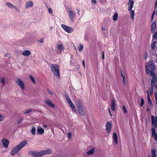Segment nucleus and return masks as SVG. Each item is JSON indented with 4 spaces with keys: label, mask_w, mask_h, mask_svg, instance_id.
<instances>
[{
    "label": "nucleus",
    "mask_w": 157,
    "mask_h": 157,
    "mask_svg": "<svg viewBox=\"0 0 157 157\" xmlns=\"http://www.w3.org/2000/svg\"><path fill=\"white\" fill-rule=\"evenodd\" d=\"M151 124L153 127L151 128L152 136L154 138L155 141L157 142V133H156L155 128L157 127V117H154L153 115L151 116Z\"/></svg>",
    "instance_id": "nucleus-1"
},
{
    "label": "nucleus",
    "mask_w": 157,
    "mask_h": 157,
    "mask_svg": "<svg viewBox=\"0 0 157 157\" xmlns=\"http://www.w3.org/2000/svg\"><path fill=\"white\" fill-rule=\"evenodd\" d=\"M27 144V141L26 140L22 141L18 145L12 149L10 152V154L12 155H14L26 145Z\"/></svg>",
    "instance_id": "nucleus-2"
},
{
    "label": "nucleus",
    "mask_w": 157,
    "mask_h": 157,
    "mask_svg": "<svg viewBox=\"0 0 157 157\" xmlns=\"http://www.w3.org/2000/svg\"><path fill=\"white\" fill-rule=\"evenodd\" d=\"M51 71L57 78H59L60 75L59 71V66L56 64H51L50 67Z\"/></svg>",
    "instance_id": "nucleus-3"
},
{
    "label": "nucleus",
    "mask_w": 157,
    "mask_h": 157,
    "mask_svg": "<svg viewBox=\"0 0 157 157\" xmlns=\"http://www.w3.org/2000/svg\"><path fill=\"white\" fill-rule=\"evenodd\" d=\"M155 66L154 63L152 61L148 62L145 66L146 72L149 71V70L155 71Z\"/></svg>",
    "instance_id": "nucleus-4"
},
{
    "label": "nucleus",
    "mask_w": 157,
    "mask_h": 157,
    "mask_svg": "<svg viewBox=\"0 0 157 157\" xmlns=\"http://www.w3.org/2000/svg\"><path fill=\"white\" fill-rule=\"evenodd\" d=\"M66 100L69 104L71 108L73 110L75 113L77 112L76 109L75 108V106L73 103L72 101L71 100L70 98L69 97L67 96L66 98Z\"/></svg>",
    "instance_id": "nucleus-5"
},
{
    "label": "nucleus",
    "mask_w": 157,
    "mask_h": 157,
    "mask_svg": "<svg viewBox=\"0 0 157 157\" xmlns=\"http://www.w3.org/2000/svg\"><path fill=\"white\" fill-rule=\"evenodd\" d=\"M61 26L65 31L68 33H71L73 31V28L65 25L62 24Z\"/></svg>",
    "instance_id": "nucleus-6"
},
{
    "label": "nucleus",
    "mask_w": 157,
    "mask_h": 157,
    "mask_svg": "<svg viewBox=\"0 0 157 157\" xmlns=\"http://www.w3.org/2000/svg\"><path fill=\"white\" fill-rule=\"evenodd\" d=\"M32 155L35 157H41L43 155L42 151H31Z\"/></svg>",
    "instance_id": "nucleus-7"
},
{
    "label": "nucleus",
    "mask_w": 157,
    "mask_h": 157,
    "mask_svg": "<svg viewBox=\"0 0 157 157\" xmlns=\"http://www.w3.org/2000/svg\"><path fill=\"white\" fill-rule=\"evenodd\" d=\"M16 83L23 90H24V84L20 78H18L16 80Z\"/></svg>",
    "instance_id": "nucleus-8"
},
{
    "label": "nucleus",
    "mask_w": 157,
    "mask_h": 157,
    "mask_svg": "<svg viewBox=\"0 0 157 157\" xmlns=\"http://www.w3.org/2000/svg\"><path fill=\"white\" fill-rule=\"evenodd\" d=\"M105 127L107 132L109 133L112 128V125L111 123L110 122H107L106 124Z\"/></svg>",
    "instance_id": "nucleus-9"
},
{
    "label": "nucleus",
    "mask_w": 157,
    "mask_h": 157,
    "mask_svg": "<svg viewBox=\"0 0 157 157\" xmlns=\"http://www.w3.org/2000/svg\"><path fill=\"white\" fill-rule=\"evenodd\" d=\"M3 146L6 148H7L9 144V140L6 139H3L2 140Z\"/></svg>",
    "instance_id": "nucleus-10"
},
{
    "label": "nucleus",
    "mask_w": 157,
    "mask_h": 157,
    "mask_svg": "<svg viewBox=\"0 0 157 157\" xmlns=\"http://www.w3.org/2000/svg\"><path fill=\"white\" fill-rule=\"evenodd\" d=\"M134 2L132 0H129L128 5V10L130 11L133 7Z\"/></svg>",
    "instance_id": "nucleus-11"
},
{
    "label": "nucleus",
    "mask_w": 157,
    "mask_h": 157,
    "mask_svg": "<svg viewBox=\"0 0 157 157\" xmlns=\"http://www.w3.org/2000/svg\"><path fill=\"white\" fill-rule=\"evenodd\" d=\"M43 155L49 154L53 152L50 149H48L45 150H42Z\"/></svg>",
    "instance_id": "nucleus-12"
},
{
    "label": "nucleus",
    "mask_w": 157,
    "mask_h": 157,
    "mask_svg": "<svg viewBox=\"0 0 157 157\" xmlns=\"http://www.w3.org/2000/svg\"><path fill=\"white\" fill-rule=\"evenodd\" d=\"M115 99H112V101L111 103V108L112 111H114L115 110Z\"/></svg>",
    "instance_id": "nucleus-13"
},
{
    "label": "nucleus",
    "mask_w": 157,
    "mask_h": 157,
    "mask_svg": "<svg viewBox=\"0 0 157 157\" xmlns=\"http://www.w3.org/2000/svg\"><path fill=\"white\" fill-rule=\"evenodd\" d=\"M68 15L71 21H73L74 14L73 12L70 10V9H69Z\"/></svg>",
    "instance_id": "nucleus-14"
},
{
    "label": "nucleus",
    "mask_w": 157,
    "mask_h": 157,
    "mask_svg": "<svg viewBox=\"0 0 157 157\" xmlns=\"http://www.w3.org/2000/svg\"><path fill=\"white\" fill-rule=\"evenodd\" d=\"M33 3L31 1H29L26 3L25 8H28L29 7H31L33 6Z\"/></svg>",
    "instance_id": "nucleus-15"
},
{
    "label": "nucleus",
    "mask_w": 157,
    "mask_h": 157,
    "mask_svg": "<svg viewBox=\"0 0 157 157\" xmlns=\"http://www.w3.org/2000/svg\"><path fill=\"white\" fill-rule=\"evenodd\" d=\"M154 71L149 70V71L146 72L147 74H149L150 76L152 78L156 77L155 73L154 72Z\"/></svg>",
    "instance_id": "nucleus-16"
},
{
    "label": "nucleus",
    "mask_w": 157,
    "mask_h": 157,
    "mask_svg": "<svg viewBox=\"0 0 157 157\" xmlns=\"http://www.w3.org/2000/svg\"><path fill=\"white\" fill-rule=\"evenodd\" d=\"M156 28V22L155 21H154L151 25V30L152 33H154L155 30Z\"/></svg>",
    "instance_id": "nucleus-17"
},
{
    "label": "nucleus",
    "mask_w": 157,
    "mask_h": 157,
    "mask_svg": "<svg viewBox=\"0 0 157 157\" xmlns=\"http://www.w3.org/2000/svg\"><path fill=\"white\" fill-rule=\"evenodd\" d=\"M83 107L80 108L79 109H78V111L79 113L82 116H83L85 115V113L83 110Z\"/></svg>",
    "instance_id": "nucleus-18"
},
{
    "label": "nucleus",
    "mask_w": 157,
    "mask_h": 157,
    "mask_svg": "<svg viewBox=\"0 0 157 157\" xmlns=\"http://www.w3.org/2000/svg\"><path fill=\"white\" fill-rule=\"evenodd\" d=\"M146 93L147 94V99L148 104L150 105H152V103L151 100L149 97L148 91V90L147 91Z\"/></svg>",
    "instance_id": "nucleus-19"
},
{
    "label": "nucleus",
    "mask_w": 157,
    "mask_h": 157,
    "mask_svg": "<svg viewBox=\"0 0 157 157\" xmlns=\"http://www.w3.org/2000/svg\"><path fill=\"white\" fill-rule=\"evenodd\" d=\"M46 103L50 107L54 108V105L52 103L51 101L49 100H46L45 101Z\"/></svg>",
    "instance_id": "nucleus-20"
},
{
    "label": "nucleus",
    "mask_w": 157,
    "mask_h": 157,
    "mask_svg": "<svg viewBox=\"0 0 157 157\" xmlns=\"http://www.w3.org/2000/svg\"><path fill=\"white\" fill-rule=\"evenodd\" d=\"M157 77L152 78L151 81V86L154 87L155 85V83L157 80Z\"/></svg>",
    "instance_id": "nucleus-21"
},
{
    "label": "nucleus",
    "mask_w": 157,
    "mask_h": 157,
    "mask_svg": "<svg viewBox=\"0 0 157 157\" xmlns=\"http://www.w3.org/2000/svg\"><path fill=\"white\" fill-rule=\"evenodd\" d=\"M113 138L116 144H118V137L117 134L114 132L113 133Z\"/></svg>",
    "instance_id": "nucleus-22"
},
{
    "label": "nucleus",
    "mask_w": 157,
    "mask_h": 157,
    "mask_svg": "<svg viewBox=\"0 0 157 157\" xmlns=\"http://www.w3.org/2000/svg\"><path fill=\"white\" fill-rule=\"evenodd\" d=\"M22 54L24 56H27L30 55L31 52L29 51L26 50L22 52Z\"/></svg>",
    "instance_id": "nucleus-23"
},
{
    "label": "nucleus",
    "mask_w": 157,
    "mask_h": 157,
    "mask_svg": "<svg viewBox=\"0 0 157 157\" xmlns=\"http://www.w3.org/2000/svg\"><path fill=\"white\" fill-rule=\"evenodd\" d=\"M44 132V130L42 128H40L37 130V132L38 134H41Z\"/></svg>",
    "instance_id": "nucleus-24"
},
{
    "label": "nucleus",
    "mask_w": 157,
    "mask_h": 157,
    "mask_svg": "<svg viewBox=\"0 0 157 157\" xmlns=\"http://www.w3.org/2000/svg\"><path fill=\"white\" fill-rule=\"evenodd\" d=\"M76 105L78 109L82 107V103L79 100H78L76 101Z\"/></svg>",
    "instance_id": "nucleus-25"
},
{
    "label": "nucleus",
    "mask_w": 157,
    "mask_h": 157,
    "mask_svg": "<svg viewBox=\"0 0 157 157\" xmlns=\"http://www.w3.org/2000/svg\"><path fill=\"white\" fill-rule=\"evenodd\" d=\"M6 5L9 8H14L17 10V8L16 6H14L12 4L10 3H6Z\"/></svg>",
    "instance_id": "nucleus-26"
},
{
    "label": "nucleus",
    "mask_w": 157,
    "mask_h": 157,
    "mask_svg": "<svg viewBox=\"0 0 157 157\" xmlns=\"http://www.w3.org/2000/svg\"><path fill=\"white\" fill-rule=\"evenodd\" d=\"M94 151V148H93L89 151L86 152V154L88 155L93 154Z\"/></svg>",
    "instance_id": "nucleus-27"
},
{
    "label": "nucleus",
    "mask_w": 157,
    "mask_h": 157,
    "mask_svg": "<svg viewBox=\"0 0 157 157\" xmlns=\"http://www.w3.org/2000/svg\"><path fill=\"white\" fill-rule=\"evenodd\" d=\"M151 156L156 157V151L155 149H151Z\"/></svg>",
    "instance_id": "nucleus-28"
},
{
    "label": "nucleus",
    "mask_w": 157,
    "mask_h": 157,
    "mask_svg": "<svg viewBox=\"0 0 157 157\" xmlns=\"http://www.w3.org/2000/svg\"><path fill=\"white\" fill-rule=\"evenodd\" d=\"M118 17V15L117 13H115L114 15L113 16V20L114 21H116Z\"/></svg>",
    "instance_id": "nucleus-29"
},
{
    "label": "nucleus",
    "mask_w": 157,
    "mask_h": 157,
    "mask_svg": "<svg viewBox=\"0 0 157 157\" xmlns=\"http://www.w3.org/2000/svg\"><path fill=\"white\" fill-rule=\"evenodd\" d=\"M57 48L58 50H63V46L62 44H60L58 45Z\"/></svg>",
    "instance_id": "nucleus-30"
},
{
    "label": "nucleus",
    "mask_w": 157,
    "mask_h": 157,
    "mask_svg": "<svg viewBox=\"0 0 157 157\" xmlns=\"http://www.w3.org/2000/svg\"><path fill=\"white\" fill-rule=\"evenodd\" d=\"M156 41H154L153 43L151 45V48L152 49V50H155V46H156Z\"/></svg>",
    "instance_id": "nucleus-31"
},
{
    "label": "nucleus",
    "mask_w": 157,
    "mask_h": 157,
    "mask_svg": "<svg viewBox=\"0 0 157 157\" xmlns=\"http://www.w3.org/2000/svg\"><path fill=\"white\" fill-rule=\"evenodd\" d=\"M121 76L122 77V78H123V83L124 84V86H125V78H124V76L123 74L122 73V71H121Z\"/></svg>",
    "instance_id": "nucleus-32"
},
{
    "label": "nucleus",
    "mask_w": 157,
    "mask_h": 157,
    "mask_svg": "<svg viewBox=\"0 0 157 157\" xmlns=\"http://www.w3.org/2000/svg\"><path fill=\"white\" fill-rule=\"evenodd\" d=\"M29 77L33 83H36V81L34 78L31 75H30Z\"/></svg>",
    "instance_id": "nucleus-33"
},
{
    "label": "nucleus",
    "mask_w": 157,
    "mask_h": 157,
    "mask_svg": "<svg viewBox=\"0 0 157 157\" xmlns=\"http://www.w3.org/2000/svg\"><path fill=\"white\" fill-rule=\"evenodd\" d=\"M5 78L3 77H2L1 78V82L3 84V85H5L6 84L5 83Z\"/></svg>",
    "instance_id": "nucleus-34"
},
{
    "label": "nucleus",
    "mask_w": 157,
    "mask_h": 157,
    "mask_svg": "<svg viewBox=\"0 0 157 157\" xmlns=\"http://www.w3.org/2000/svg\"><path fill=\"white\" fill-rule=\"evenodd\" d=\"M36 132V128L35 127H33L31 130V132L33 135H35Z\"/></svg>",
    "instance_id": "nucleus-35"
},
{
    "label": "nucleus",
    "mask_w": 157,
    "mask_h": 157,
    "mask_svg": "<svg viewBox=\"0 0 157 157\" xmlns=\"http://www.w3.org/2000/svg\"><path fill=\"white\" fill-rule=\"evenodd\" d=\"M130 13L131 14V16L132 17V18L133 19L134 16V11L133 10H130Z\"/></svg>",
    "instance_id": "nucleus-36"
},
{
    "label": "nucleus",
    "mask_w": 157,
    "mask_h": 157,
    "mask_svg": "<svg viewBox=\"0 0 157 157\" xmlns=\"http://www.w3.org/2000/svg\"><path fill=\"white\" fill-rule=\"evenodd\" d=\"M154 87L151 86V88L149 89L150 94L151 95L153 92V88Z\"/></svg>",
    "instance_id": "nucleus-37"
},
{
    "label": "nucleus",
    "mask_w": 157,
    "mask_h": 157,
    "mask_svg": "<svg viewBox=\"0 0 157 157\" xmlns=\"http://www.w3.org/2000/svg\"><path fill=\"white\" fill-rule=\"evenodd\" d=\"M144 100L143 98H141V103L140 105V106H142L144 104Z\"/></svg>",
    "instance_id": "nucleus-38"
},
{
    "label": "nucleus",
    "mask_w": 157,
    "mask_h": 157,
    "mask_svg": "<svg viewBox=\"0 0 157 157\" xmlns=\"http://www.w3.org/2000/svg\"><path fill=\"white\" fill-rule=\"evenodd\" d=\"M83 45H82L81 44L80 45L79 47H78V50L79 51H82L83 49Z\"/></svg>",
    "instance_id": "nucleus-39"
},
{
    "label": "nucleus",
    "mask_w": 157,
    "mask_h": 157,
    "mask_svg": "<svg viewBox=\"0 0 157 157\" xmlns=\"http://www.w3.org/2000/svg\"><path fill=\"white\" fill-rule=\"evenodd\" d=\"M153 38L155 39H157V32H155L153 35Z\"/></svg>",
    "instance_id": "nucleus-40"
},
{
    "label": "nucleus",
    "mask_w": 157,
    "mask_h": 157,
    "mask_svg": "<svg viewBox=\"0 0 157 157\" xmlns=\"http://www.w3.org/2000/svg\"><path fill=\"white\" fill-rule=\"evenodd\" d=\"M155 10H154L153 13L152 14L151 16V21H153V19L154 16V15L155 14Z\"/></svg>",
    "instance_id": "nucleus-41"
},
{
    "label": "nucleus",
    "mask_w": 157,
    "mask_h": 157,
    "mask_svg": "<svg viewBox=\"0 0 157 157\" xmlns=\"http://www.w3.org/2000/svg\"><path fill=\"white\" fill-rule=\"evenodd\" d=\"M147 57V52H145V53L144 55V58L145 60H146Z\"/></svg>",
    "instance_id": "nucleus-42"
},
{
    "label": "nucleus",
    "mask_w": 157,
    "mask_h": 157,
    "mask_svg": "<svg viewBox=\"0 0 157 157\" xmlns=\"http://www.w3.org/2000/svg\"><path fill=\"white\" fill-rule=\"evenodd\" d=\"M123 110L124 113H127V110L126 109V108L125 106L124 105L123 107Z\"/></svg>",
    "instance_id": "nucleus-43"
},
{
    "label": "nucleus",
    "mask_w": 157,
    "mask_h": 157,
    "mask_svg": "<svg viewBox=\"0 0 157 157\" xmlns=\"http://www.w3.org/2000/svg\"><path fill=\"white\" fill-rule=\"evenodd\" d=\"M23 120V119L22 118H21L20 119L18 120V121L17 123V124H20V123H21L22 122Z\"/></svg>",
    "instance_id": "nucleus-44"
},
{
    "label": "nucleus",
    "mask_w": 157,
    "mask_h": 157,
    "mask_svg": "<svg viewBox=\"0 0 157 157\" xmlns=\"http://www.w3.org/2000/svg\"><path fill=\"white\" fill-rule=\"evenodd\" d=\"M32 111V110L28 109L27 111H25L24 112V113L26 114V113H29L30 112H31Z\"/></svg>",
    "instance_id": "nucleus-45"
},
{
    "label": "nucleus",
    "mask_w": 157,
    "mask_h": 157,
    "mask_svg": "<svg viewBox=\"0 0 157 157\" xmlns=\"http://www.w3.org/2000/svg\"><path fill=\"white\" fill-rule=\"evenodd\" d=\"M71 133L70 132L68 133V138L69 139H70L71 138Z\"/></svg>",
    "instance_id": "nucleus-46"
},
{
    "label": "nucleus",
    "mask_w": 157,
    "mask_h": 157,
    "mask_svg": "<svg viewBox=\"0 0 157 157\" xmlns=\"http://www.w3.org/2000/svg\"><path fill=\"white\" fill-rule=\"evenodd\" d=\"M155 99L156 102V104L157 105V94L156 93L155 94Z\"/></svg>",
    "instance_id": "nucleus-47"
},
{
    "label": "nucleus",
    "mask_w": 157,
    "mask_h": 157,
    "mask_svg": "<svg viewBox=\"0 0 157 157\" xmlns=\"http://www.w3.org/2000/svg\"><path fill=\"white\" fill-rule=\"evenodd\" d=\"M47 92H48V93H50V94H51L52 95H53V94H52V91H51V90H50L49 89H47Z\"/></svg>",
    "instance_id": "nucleus-48"
},
{
    "label": "nucleus",
    "mask_w": 157,
    "mask_h": 157,
    "mask_svg": "<svg viewBox=\"0 0 157 157\" xmlns=\"http://www.w3.org/2000/svg\"><path fill=\"white\" fill-rule=\"evenodd\" d=\"M3 120V118L2 117V115L0 113V122L2 121Z\"/></svg>",
    "instance_id": "nucleus-49"
},
{
    "label": "nucleus",
    "mask_w": 157,
    "mask_h": 157,
    "mask_svg": "<svg viewBox=\"0 0 157 157\" xmlns=\"http://www.w3.org/2000/svg\"><path fill=\"white\" fill-rule=\"evenodd\" d=\"M157 7V0H156L155 2V3L154 9L156 10Z\"/></svg>",
    "instance_id": "nucleus-50"
},
{
    "label": "nucleus",
    "mask_w": 157,
    "mask_h": 157,
    "mask_svg": "<svg viewBox=\"0 0 157 157\" xmlns=\"http://www.w3.org/2000/svg\"><path fill=\"white\" fill-rule=\"evenodd\" d=\"M48 12L50 13H52V9L50 8L48 10Z\"/></svg>",
    "instance_id": "nucleus-51"
},
{
    "label": "nucleus",
    "mask_w": 157,
    "mask_h": 157,
    "mask_svg": "<svg viewBox=\"0 0 157 157\" xmlns=\"http://www.w3.org/2000/svg\"><path fill=\"white\" fill-rule=\"evenodd\" d=\"M91 2L94 4H95L97 2L95 0H91Z\"/></svg>",
    "instance_id": "nucleus-52"
},
{
    "label": "nucleus",
    "mask_w": 157,
    "mask_h": 157,
    "mask_svg": "<svg viewBox=\"0 0 157 157\" xmlns=\"http://www.w3.org/2000/svg\"><path fill=\"white\" fill-rule=\"evenodd\" d=\"M82 65L84 67V68H85V63L84 60H83V61H82Z\"/></svg>",
    "instance_id": "nucleus-53"
},
{
    "label": "nucleus",
    "mask_w": 157,
    "mask_h": 157,
    "mask_svg": "<svg viewBox=\"0 0 157 157\" xmlns=\"http://www.w3.org/2000/svg\"><path fill=\"white\" fill-rule=\"evenodd\" d=\"M39 41L40 43H43L44 42V39L43 38H41L39 40Z\"/></svg>",
    "instance_id": "nucleus-54"
},
{
    "label": "nucleus",
    "mask_w": 157,
    "mask_h": 157,
    "mask_svg": "<svg viewBox=\"0 0 157 157\" xmlns=\"http://www.w3.org/2000/svg\"><path fill=\"white\" fill-rule=\"evenodd\" d=\"M102 58L103 60H104L105 59L104 54V53L103 52H102Z\"/></svg>",
    "instance_id": "nucleus-55"
},
{
    "label": "nucleus",
    "mask_w": 157,
    "mask_h": 157,
    "mask_svg": "<svg viewBox=\"0 0 157 157\" xmlns=\"http://www.w3.org/2000/svg\"><path fill=\"white\" fill-rule=\"evenodd\" d=\"M108 109H109V114H110V115L111 116H112V115L111 113V111H110V109L109 108H108Z\"/></svg>",
    "instance_id": "nucleus-56"
},
{
    "label": "nucleus",
    "mask_w": 157,
    "mask_h": 157,
    "mask_svg": "<svg viewBox=\"0 0 157 157\" xmlns=\"http://www.w3.org/2000/svg\"><path fill=\"white\" fill-rule=\"evenodd\" d=\"M43 126L45 128H46L47 127V126L45 124L43 125Z\"/></svg>",
    "instance_id": "nucleus-57"
},
{
    "label": "nucleus",
    "mask_w": 157,
    "mask_h": 157,
    "mask_svg": "<svg viewBox=\"0 0 157 157\" xmlns=\"http://www.w3.org/2000/svg\"><path fill=\"white\" fill-rule=\"evenodd\" d=\"M147 112H148L150 111V109L149 108H147L146 110Z\"/></svg>",
    "instance_id": "nucleus-58"
},
{
    "label": "nucleus",
    "mask_w": 157,
    "mask_h": 157,
    "mask_svg": "<svg viewBox=\"0 0 157 157\" xmlns=\"http://www.w3.org/2000/svg\"><path fill=\"white\" fill-rule=\"evenodd\" d=\"M101 30L102 31H104L105 30V29L104 27H102L101 28Z\"/></svg>",
    "instance_id": "nucleus-59"
},
{
    "label": "nucleus",
    "mask_w": 157,
    "mask_h": 157,
    "mask_svg": "<svg viewBox=\"0 0 157 157\" xmlns=\"http://www.w3.org/2000/svg\"><path fill=\"white\" fill-rule=\"evenodd\" d=\"M77 11H78V15H79V12H80V10H77Z\"/></svg>",
    "instance_id": "nucleus-60"
},
{
    "label": "nucleus",
    "mask_w": 157,
    "mask_h": 157,
    "mask_svg": "<svg viewBox=\"0 0 157 157\" xmlns=\"http://www.w3.org/2000/svg\"><path fill=\"white\" fill-rule=\"evenodd\" d=\"M155 13H157V9L156 10Z\"/></svg>",
    "instance_id": "nucleus-61"
},
{
    "label": "nucleus",
    "mask_w": 157,
    "mask_h": 157,
    "mask_svg": "<svg viewBox=\"0 0 157 157\" xmlns=\"http://www.w3.org/2000/svg\"><path fill=\"white\" fill-rule=\"evenodd\" d=\"M156 88L157 89V85L156 86Z\"/></svg>",
    "instance_id": "nucleus-62"
},
{
    "label": "nucleus",
    "mask_w": 157,
    "mask_h": 157,
    "mask_svg": "<svg viewBox=\"0 0 157 157\" xmlns=\"http://www.w3.org/2000/svg\"><path fill=\"white\" fill-rule=\"evenodd\" d=\"M151 157H154V156H151Z\"/></svg>",
    "instance_id": "nucleus-63"
},
{
    "label": "nucleus",
    "mask_w": 157,
    "mask_h": 157,
    "mask_svg": "<svg viewBox=\"0 0 157 157\" xmlns=\"http://www.w3.org/2000/svg\"><path fill=\"white\" fill-rule=\"evenodd\" d=\"M148 157H150V156H149H149H148Z\"/></svg>",
    "instance_id": "nucleus-64"
}]
</instances>
